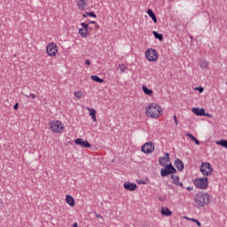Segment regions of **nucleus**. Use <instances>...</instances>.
I'll return each instance as SVG.
<instances>
[{
	"label": "nucleus",
	"instance_id": "obj_1",
	"mask_svg": "<svg viewBox=\"0 0 227 227\" xmlns=\"http://www.w3.org/2000/svg\"><path fill=\"white\" fill-rule=\"evenodd\" d=\"M145 113L146 116H149L150 118H159V114L162 113V108H160L157 103H153L145 108Z\"/></svg>",
	"mask_w": 227,
	"mask_h": 227
},
{
	"label": "nucleus",
	"instance_id": "obj_2",
	"mask_svg": "<svg viewBox=\"0 0 227 227\" xmlns=\"http://www.w3.org/2000/svg\"><path fill=\"white\" fill-rule=\"evenodd\" d=\"M210 203V194L199 192L195 196V204L197 207H207Z\"/></svg>",
	"mask_w": 227,
	"mask_h": 227
},
{
	"label": "nucleus",
	"instance_id": "obj_3",
	"mask_svg": "<svg viewBox=\"0 0 227 227\" xmlns=\"http://www.w3.org/2000/svg\"><path fill=\"white\" fill-rule=\"evenodd\" d=\"M49 126L52 132H56L57 134H61V132H63V124L59 121H51Z\"/></svg>",
	"mask_w": 227,
	"mask_h": 227
},
{
	"label": "nucleus",
	"instance_id": "obj_4",
	"mask_svg": "<svg viewBox=\"0 0 227 227\" xmlns=\"http://www.w3.org/2000/svg\"><path fill=\"white\" fill-rule=\"evenodd\" d=\"M197 189H207L208 187V177H200L193 181Z\"/></svg>",
	"mask_w": 227,
	"mask_h": 227
},
{
	"label": "nucleus",
	"instance_id": "obj_5",
	"mask_svg": "<svg viewBox=\"0 0 227 227\" xmlns=\"http://www.w3.org/2000/svg\"><path fill=\"white\" fill-rule=\"evenodd\" d=\"M200 169V173H202V175H204L205 176H210V175H212V165H210V163L208 162H202Z\"/></svg>",
	"mask_w": 227,
	"mask_h": 227
},
{
	"label": "nucleus",
	"instance_id": "obj_6",
	"mask_svg": "<svg viewBox=\"0 0 227 227\" xmlns=\"http://www.w3.org/2000/svg\"><path fill=\"white\" fill-rule=\"evenodd\" d=\"M176 173V168L173 167V164L169 163L165 165V168L160 169L161 176H168V175H175Z\"/></svg>",
	"mask_w": 227,
	"mask_h": 227
},
{
	"label": "nucleus",
	"instance_id": "obj_7",
	"mask_svg": "<svg viewBox=\"0 0 227 227\" xmlns=\"http://www.w3.org/2000/svg\"><path fill=\"white\" fill-rule=\"evenodd\" d=\"M145 58L148 61H157L159 55L154 49H148L145 51Z\"/></svg>",
	"mask_w": 227,
	"mask_h": 227
},
{
	"label": "nucleus",
	"instance_id": "obj_8",
	"mask_svg": "<svg viewBox=\"0 0 227 227\" xmlns=\"http://www.w3.org/2000/svg\"><path fill=\"white\" fill-rule=\"evenodd\" d=\"M155 150V145H153V142L152 141H149V142H146L144 145H142L141 147V151L144 153H152V152H153Z\"/></svg>",
	"mask_w": 227,
	"mask_h": 227
},
{
	"label": "nucleus",
	"instance_id": "obj_9",
	"mask_svg": "<svg viewBox=\"0 0 227 227\" xmlns=\"http://www.w3.org/2000/svg\"><path fill=\"white\" fill-rule=\"evenodd\" d=\"M46 52L48 55L51 56V58H53V56H56L58 54V45L54 43H51L48 44L46 48Z\"/></svg>",
	"mask_w": 227,
	"mask_h": 227
},
{
	"label": "nucleus",
	"instance_id": "obj_10",
	"mask_svg": "<svg viewBox=\"0 0 227 227\" xmlns=\"http://www.w3.org/2000/svg\"><path fill=\"white\" fill-rule=\"evenodd\" d=\"M75 145H78L79 146H82V148H90L91 146V144L88 142V140H84L82 138H76L74 139Z\"/></svg>",
	"mask_w": 227,
	"mask_h": 227
},
{
	"label": "nucleus",
	"instance_id": "obj_11",
	"mask_svg": "<svg viewBox=\"0 0 227 227\" xmlns=\"http://www.w3.org/2000/svg\"><path fill=\"white\" fill-rule=\"evenodd\" d=\"M166 162H169V153H166L165 156L159 159L160 166H167Z\"/></svg>",
	"mask_w": 227,
	"mask_h": 227
},
{
	"label": "nucleus",
	"instance_id": "obj_12",
	"mask_svg": "<svg viewBox=\"0 0 227 227\" xmlns=\"http://www.w3.org/2000/svg\"><path fill=\"white\" fill-rule=\"evenodd\" d=\"M124 189H126V191L132 192L135 189H137V184H136L135 183H125Z\"/></svg>",
	"mask_w": 227,
	"mask_h": 227
},
{
	"label": "nucleus",
	"instance_id": "obj_13",
	"mask_svg": "<svg viewBox=\"0 0 227 227\" xmlns=\"http://www.w3.org/2000/svg\"><path fill=\"white\" fill-rule=\"evenodd\" d=\"M192 111L194 114H196V116H204L205 114L204 108L194 107L192 109Z\"/></svg>",
	"mask_w": 227,
	"mask_h": 227
},
{
	"label": "nucleus",
	"instance_id": "obj_14",
	"mask_svg": "<svg viewBox=\"0 0 227 227\" xmlns=\"http://www.w3.org/2000/svg\"><path fill=\"white\" fill-rule=\"evenodd\" d=\"M174 165L178 171H184V163L180 159H176Z\"/></svg>",
	"mask_w": 227,
	"mask_h": 227
},
{
	"label": "nucleus",
	"instance_id": "obj_15",
	"mask_svg": "<svg viewBox=\"0 0 227 227\" xmlns=\"http://www.w3.org/2000/svg\"><path fill=\"white\" fill-rule=\"evenodd\" d=\"M66 202L67 205H69V207H75V200L70 195L66 196Z\"/></svg>",
	"mask_w": 227,
	"mask_h": 227
},
{
	"label": "nucleus",
	"instance_id": "obj_16",
	"mask_svg": "<svg viewBox=\"0 0 227 227\" xmlns=\"http://www.w3.org/2000/svg\"><path fill=\"white\" fill-rule=\"evenodd\" d=\"M88 111L90 113V116H91L92 121H97V111L93 108H88Z\"/></svg>",
	"mask_w": 227,
	"mask_h": 227
},
{
	"label": "nucleus",
	"instance_id": "obj_17",
	"mask_svg": "<svg viewBox=\"0 0 227 227\" xmlns=\"http://www.w3.org/2000/svg\"><path fill=\"white\" fill-rule=\"evenodd\" d=\"M147 14L149 15V17H151L154 24H157V16H155V12H153L152 9H149L147 11Z\"/></svg>",
	"mask_w": 227,
	"mask_h": 227
},
{
	"label": "nucleus",
	"instance_id": "obj_18",
	"mask_svg": "<svg viewBox=\"0 0 227 227\" xmlns=\"http://www.w3.org/2000/svg\"><path fill=\"white\" fill-rule=\"evenodd\" d=\"M142 90H143L145 95H148L149 97H152V95L153 94V90L151 89H148V87H146V85H143Z\"/></svg>",
	"mask_w": 227,
	"mask_h": 227
},
{
	"label": "nucleus",
	"instance_id": "obj_19",
	"mask_svg": "<svg viewBox=\"0 0 227 227\" xmlns=\"http://www.w3.org/2000/svg\"><path fill=\"white\" fill-rule=\"evenodd\" d=\"M77 6L79 10H84V8L88 6V4H86V1L79 0V2L77 3Z\"/></svg>",
	"mask_w": 227,
	"mask_h": 227
},
{
	"label": "nucleus",
	"instance_id": "obj_20",
	"mask_svg": "<svg viewBox=\"0 0 227 227\" xmlns=\"http://www.w3.org/2000/svg\"><path fill=\"white\" fill-rule=\"evenodd\" d=\"M153 34L154 38L160 40V42H162L164 40V36L162 35V34H159L157 31H153Z\"/></svg>",
	"mask_w": 227,
	"mask_h": 227
},
{
	"label": "nucleus",
	"instance_id": "obj_21",
	"mask_svg": "<svg viewBox=\"0 0 227 227\" xmlns=\"http://www.w3.org/2000/svg\"><path fill=\"white\" fill-rule=\"evenodd\" d=\"M187 137H190L192 141L195 142V145H200V140H198L195 137L192 136L191 133H186Z\"/></svg>",
	"mask_w": 227,
	"mask_h": 227
},
{
	"label": "nucleus",
	"instance_id": "obj_22",
	"mask_svg": "<svg viewBox=\"0 0 227 227\" xmlns=\"http://www.w3.org/2000/svg\"><path fill=\"white\" fill-rule=\"evenodd\" d=\"M161 214L162 215H167V216L171 215V210H169V208L168 207H162Z\"/></svg>",
	"mask_w": 227,
	"mask_h": 227
},
{
	"label": "nucleus",
	"instance_id": "obj_23",
	"mask_svg": "<svg viewBox=\"0 0 227 227\" xmlns=\"http://www.w3.org/2000/svg\"><path fill=\"white\" fill-rule=\"evenodd\" d=\"M216 145H219L220 146H223V148H227V140L222 139V140L216 141Z\"/></svg>",
	"mask_w": 227,
	"mask_h": 227
},
{
	"label": "nucleus",
	"instance_id": "obj_24",
	"mask_svg": "<svg viewBox=\"0 0 227 227\" xmlns=\"http://www.w3.org/2000/svg\"><path fill=\"white\" fill-rule=\"evenodd\" d=\"M171 180H173V184H175V185H178L180 177L178 176L171 175Z\"/></svg>",
	"mask_w": 227,
	"mask_h": 227
},
{
	"label": "nucleus",
	"instance_id": "obj_25",
	"mask_svg": "<svg viewBox=\"0 0 227 227\" xmlns=\"http://www.w3.org/2000/svg\"><path fill=\"white\" fill-rule=\"evenodd\" d=\"M90 79H92V81H95V82H100V83L104 82V79H101L97 75H91Z\"/></svg>",
	"mask_w": 227,
	"mask_h": 227
},
{
	"label": "nucleus",
	"instance_id": "obj_26",
	"mask_svg": "<svg viewBox=\"0 0 227 227\" xmlns=\"http://www.w3.org/2000/svg\"><path fill=\"white\" fill-rule=\"evenodd\" d=\"M79 34L81 35V36H88V29L80 28Z\"/></svg>",
	"mask_w": 227,
	"mask_h": 227
},
{
	"label": "nucleus",
	"instance_id": "obj_27",
	"mask_svg": "<svg viewBox=\"0 0 227 227\" xmlns=\"http://www.w3.org/2000/svg\"><path fill=\"white\" fill-rule=\"evenodd\" d=\"M117 70H120L121 74H123V72L127 70V66H125L124 64H120Z\"/></svg>",
	"mask_w": 227,
	"mask_h": 227
},
{
	"label": "nucleus",
	"instance_id": "obj_28",
	"mask_svg": "<svg viewBox=\"0 0 227 227\" xmlns=\"http://www.w3.org/2000/svg\"><path fill=\"white\" fill-rule=\"evenodd\" d=\"M208 67V62L206 60L200 61V68H207Z\"/></svg>",
	"mask_w": 227,
	"mask_h": 227
},
{
	"label": "nucleus",
	"instance_id": "obj_29",
	"mask_svg": "<svg viewBox=\"0 0 227 227\" xmlns=\"http://www.w3.org/2000/svg\"><path fill=\"white\" fill-rule=\"evenodd\" d=\"M74 97H76V98H82V91H75L74 92Z\"/></svg>",
	"mask_w": 227,
	"mask_h": 227
},
{
	"label": "nucleus",
	"instance_id": "obj_30",
	"mask_svg": "<svg viewBox=\"0 0 227 227\" xmlns=\"http://www.w3.org/2000/svg\"><path fill=\"white\" fill-rule=\"evenodd\" d=\"M89 17H93L94 19H97V14L95 12H86Z\"/></svg>",
	"mask_w": 227,
	"mask_h": 227
},
{
	"label": "nucleus",
	"instance_id": "obj_31",
	"mask_svg": "<svg viewBox=\"0 0 227 227\" xmlns=\"http://www.w3.org/2000/svg\"><path fill=\"white\" fill-rule=\"evenodd\" d=\"M81 26H82V29H88V24L82 22V23H81Z\"/></svg>",
	"mask_w": 227,
	"mask_h": 227
},
{
	"label": "nucleus",
	"instance_id": "obj_32",
	"mask_svg": "<svg viewBox=\"0 0 227 227\" xmlns=\"http://www.w3.org/2000/svg\"><path fill=\"white\" fill-rule=\"evenodd\" d=\"M184 219H186V221H192V223H195L196 222V219L195 218H189L187 216H184Z\"/></svg>",
	"mask_w": 227,
	"mask_h": 227
},
{
	"label": "nucleus",
	"instance_id": "obj_33",
	"mask_svg": "<svg viewBox=\"0 0 227 227\" xmlns=\"http://www.w3.org/2000/svg\"><path fill=\"white\" fill-rule=\"evenodd\" d=\"M195 90H198L199 93H201L202 91H204L203 87H197Z\"/></svg>",
	"mask_w": 227,
	"mask_h": 227
},
{
	"label": "nucleus",
	"instance_id": "obj_34",
	"mask_svg": "<svg viewBox=\"0 0 227 227\" xmlns=\"http://www.w3.org/2000/svg\"><path fill=\"white\" fill-rule=\"evenodd\" d=\"M95 215H96V217H98L99 219H104V217H102V215H100V214L95 213Z\"/></svg>",
	"mask_w": 227,
	"mask_h": 227
},
{
	"label": "nucleus",
	"instance_id": "obj_35",
	"mask_svg": "<svg viewBox=\"0 0 227 227\" xmlns=\"http://www.w3.org/2000/svg\"><path fill=\"white\" fill-rule=\"evenodd\" d=\"M85 64L90 67V65H91V61H90L89 59L85 60Z\"/></svg>",
	"mask_w": 227,
	"mask_h": 227
},
{
	"label": "nucleus",
	"instance_id": "obj_36",
	"mask_svg": "<svg viewBox=\"0 0 227 227\" xmlns=\"http://www.w3.org/2000/svg\"><path fill=\"white\" fill-rule=\"evenodd\" d=\"M13 109H15V111H17V109H19V103H16V104L13 106Z\"/></svg>",
	"mask_w": 227,
	"mask_h": 227
},
{
	"label": "nucleus",
	"instance_id": "obj_37",
	"mask_svg": "<svg viewBox=\"0 0 227 227\" xmlns=\"http://www.w3.org/2000/svg\"><path fill=\"white\" fill-rule=\"evenodd\" d=\"M203 116H206L207 118H212V114L205 113Z\"/></svg>",
	"mask_w": 227,
	"mask_h": 227
},
{
	"label": "nucleus",
	"instance_id": "obj_38",
	"mask_svg": "<svg viewBox=\"0 0 227 227\" xmlns=\"http://www.w3.org/2000/svg\"><path fill=\"white\" fill-rule=\"evenodd\" d=\"M176 125H178V121L176 120V115L173 116Z\"/></svg>",
	"mask_w": 227,
	"mask_h": 227
},
{
	"label": "nucleus",
	"instance_id": "obj_39",
	"mask_svg": "<svg viewBox=\"0 0 227 227\" xmlns=\"http://www.w3.org/2000/svg\"><path fill=\"white\" fill-rule=\"evenodd\" d=\"M29 96L32 98H36V95L33 94V93H30Z\"/></svg>",
	"mask_w": 227,
	"mask_h": 227
},
{
	"label": "nucleus",
	"instance_id": "obj_40",
	"mask_svg": "<svg viewBox=\"0 0 227 227\" xmlns=\"http://www.w3.org/2000/svg\"><path fill=\"white\" fill-rule=\"evenodd\" d=\"M194 223H196V224H197L199 227H201V223H200V221L196 220V222H194Z\"/></svg>",
	"mask_w": 227,
	"mask_h": 227
},
{
	"label": "nucleus",
	"instance_id": "obj_41",
	"mask_svg": "<svg viewBox=\"0 0 227 227\" xmlns=\"http://www.w3.org/2000/svg\"><path fill=\"white\" fill-rule=\"evenodd\" d=\"M177 185H180V187H182L184 189V183L179 182V183H177Z\"/></svg>",
	"mask_w": 227,
	"mask_h": 227
},
{
	"label": "nucleus",
	"instance_id": "obj_42",
	"mask_svg": "<svg viewBox=\"0 0 227 227\" xmlns=\"http://www.w3.org/2000/svg\"><path fill=\"white\" fill-rule=\"evenodd\" d=\"M137 184H145V183L144 181L139 180V181H137Z\"/></svg>",
	"mask_w": 227,
	"mask_h": 227
},
{
	"label": "nucleus",
	"instance_id": "obj_43",
	"mask_svg": "<svg viewBox=\"0 0 227 227\" xmlns=\"http://www.w3.org/2000/svg\"><path fill=\"white\" fill-rule=\"evenodd\" d=\"M25 97H27V98H29L31 96L28 94H25Z\"/></svg>",
	"mask_w": 227,
	"mask_h": 227
},
{
	"label": "nucleus",
	"instance_id": "obj_44",
	"mask_svg": "<svg viewBox=\"0 0 227 227\" xmlns=\"http://www.w3.org/2000/svg\"><path fill=\"white\" fill-rule=\"evenodd\" d=\"M186 189H187V191H192V188H191V187H187Z\"/></svg>",
	"mask_w": 227,
	"mask_h": 227
},
{
	"label": "nucleus",
	"instance_id": "obj_45",
	"mask_svg": "<svg viewBox=\"0 0 227 227\" xmlns=\"http://www.w3.org/2000/svg\"><path fill=\"white\" fill-rule=\"evenodd\" d=\"M82 17L84 18L88 17V13L83 14Z\"/></svg>",
	"mask_w": 227,
	"mask_h": 227
},
{
	"label": "nucleus",
	"instance_id": "obj_46",
	"mask_svg": "<svg viewBox=\"0 0 227 227\" xmlns=\"http://www.w3.org/2000/svg\"><path fill=\"white\" fill-rule=\"evenodd\" d=\"M90 24H95V21H90Z\"/></svg>",
	"mask_w": 227,
	"mask_h": 227
}]
</instances>
